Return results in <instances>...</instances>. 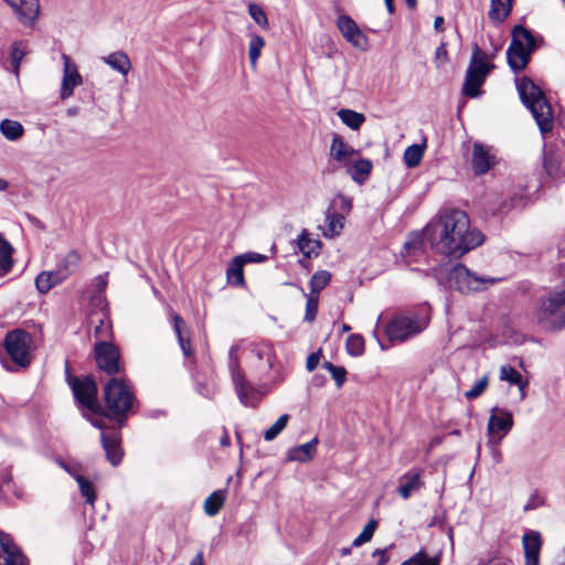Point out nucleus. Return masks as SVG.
<instances>
[{
    "mask_svg": "<svg viewBox=\"0 0 565 565\" xmlns=\"http://www.w3.org/2000/svg\"><path fill=\"white\" fill-rule=\"evenodd\" d=\"M248 13L256 24H258L260 28L265 30L268 29L269 24L267 14L260 6L256 3H250L248 6Z\"/></svg>",
    "mask_w": 565,
    "mask_h": 565,
    "instance_id": "nucleus-45",
    "label": "nucleus"
},
{
    "mask_svg": "<svg viewBox=\"0 0 565 565\" xmlns=\"http://www.w3.org/2000/svg\"><path fill=\"white\" fill-rule=\"evenodd\" d=\"M430 228L434 249L452 258L462 257L484 239L479 230L470 227L468 214L457 209L444 211Z\"/></svg>",
    "mask_w": 565,
    "mask_h": 565,
    "instance_id": "nucleus-1",
    "label": "nucleus"
},
{
    "mask_svg": "<svg viewBox=\"0 0 565 565\" xmlns=\"http://www.w3.org/2000/svg\"><path fill=\"white\" fill-rule=\"evenodd\" d=\"M318 438L315 437L310 441L292 447L287 451L289 461L307 462L311 460L317 452Z\"/></svg>",
    "mask_w": 565,
    "mask_h": 565,
    "instance_id": "nucleus-23",
    "label": "nucleus"
},
{
    "mask_svg": "<svg viewBox=\"0 0 565 565\" xmlns=\"http://www.w3.org/2000/svg\"><path fill=\"white\" fill-rule=\"evenodd\" d=\"M320 362V351L309 354L307 358L306 367L309 372L313 371Z\"/></svg>",
    "mask_w": 565,
    "mask_h": 565,
    "instance_id": "nucleus-59",
    "label": "nucleus"
},
{
    "mask_svg": "<svg viewBox=\"0 0 565 565\" xmlns=\"http://www.w3.org/2000/svg\"><path fill=\"white\" fill-rule=\"evenodd\" d=\"M198 392L206 398H212L216 393V386L213 382L198 383Z\"/></svg>",
    "mask_w": 565,
    "mask_h": 565,
    "instance_id": "nucleus-52",
    "label": "nucleus"
},
{
    "mask_svg": "<svg viewBox=\"0 0 565 565\" xmlns=\"http://www.w3.org/2000/svg\"><path fill=\"white\" fill-rule=\"evenodd\" d=\"M556 274L558 282L540 297L534 312L537 324L547 332L565 328V239L558 245Z\"/></svg>",
    "mask_w": 565,
    "mask_h": 565,
    "instance_id": "nucleus-2",
    "label": "nucleus"
},
{
    "mask_svg": "<svg viewBox=\"0 0 565 565\" xmlns=\"http://www.w3.org/2000/svg\"><path fill=\"white\" fill-rule=\"evenodd\" d=\"M376 526H377V521H375L374 519L370 520L369 523L362 530V532L354 539L352 545L358 547V546H361L362 544L371 541V539L373 537L374 532L376 530Z\"/></svg>",
    "mask_w": 565,
    "mask_h": 565,
    "instance_id": "nucleus-44",
    "label": "nucleus"
},
{
    "mask_svg": "<svg viewBox=\"0 0 565 565\" xmlns=\"http://www.w3.org/2000/svg\"><path fill=\"white\" fill-rule=\"evenodd\" d=\"M337 115L341 121L352 130H358L365 121V116L362 113L352 109H340Z\"/></svg>",
    "mask_w": 565,
    "mask_h": 565,
    "instance_id": "nucleus-34",
    "label": "nucleus"
},
{
    "mask_svg": "<svg viewBox=\"0 0 565 565\" xmlns=\"http://www.w3.org/2000/svg\"><path fill=\"white\" fill-rule=\"evenodd\" d=\"M63 281H65L64 277L56 269L42 271L35 277V286L41 294L49 292Z\"/></svg>",
    "mask_w": 565,
    "mask_h": 565,
    "instance_id": "nucleus-26",
    "label": "nucleus"
},
{
    "mask_svg": "<svg viewBox=\"0 0 565 565\" xmlns=\"http://www.w3.org/2000/svg\"><path fill=\"white\" fill-rule=\"evenodd\" d=\"M524 204H525L524 196L514 194L510 200V204H507L505 202L502 203L500 211L502 213H505L511 209H520V207L524 206Z\"/></svg>",
    "mask_w": 565,
    "mask_h": 565,
    "instance_id": "nucleus-50",
    "label": "nucleus"
},
{
    "mask_svg": "<svg viewBox=\"0 0 565 565\" xmlns=\"http://www.w3.org/2000/svg\"><path fill=\"white\" fill-rule=\"evenodd\" d=\"M525 565H539L542 547L541 534L536 531L526 532L522 537Z\"/></svg>",
    "mask_w": 565,
    "mask_h": 565,
    "instance_id": "nucleus-21",
    "label": "nucleus"
},
{
    "mask_svg": "<svg viewBox=\"0 0 565 565\" xmlns=\"http://www.w3.org/2000/svg\"><path fill=\"white\" fill-rule=\"evenodd\" d=\"M343 220L344 217L341 214L328 213L326 216L327 231L324 232V236L333 237L334 235L340 234L343 228Z\"/></svg>",
    "mask_w": 565,
    "mask_h": 565,
    "instance_id": "nucleus-40",
    "label": "nucleus"
},
{
    "mask_svg": "<svg viewBox=\"0 0 565 565\" xmlns=\"http://www.w3.org/2000/svg\"><path fill=\"white\" fill-rule=\"evenodd\" d=\"M30 334L23 329L9 331L3 340L6 353L18 367H26L30 362Z\"/></svg>",
    "mask_w": 565,
    "mask_h": 565,
    "instance_id": "nucleus-9",
    "label": "nucleus"
},
{
    "mask_svg": "<svg viewBox=\"0 0 565 565\" xmlns=\"http://www.w3.org/2000/svg\"><path fill=\"white\" fill-rule=\"evenodd\" d=\"M107 277L108 273H104L102 275H98L93 280V286L95 288L93 300L98 301V303L102 302V296L107 287Z\"/></svg>",
    "mask_w": 565,
    "mask_h": 565,
    "instance_id": "nucleus-47",
    "label": "nucleus"
},
{
    "mask_svg": "<svg viewBox=\"0 0 565 565\" xmlns=\"http://www.w3.org/2000/svg\"><path fill=\"white\" fill-rule=\"evenodd\" d=\"M331 274L328 270L316 271L310 279V294L319 296V292L330 282Z\"/></svg>",
    "mask_w": 565,
    "mask_h": 565,
    "instance_id": "nucleus-39",
    "label": "nucleus"
},
{
    "mask_svg": "<svg viewBox=\"0 0 565 565\" xmlns=\"http://www.w3.org/2000/svg\"><path fill=\"white\" fill-rule=\"evenodd\" d=\"M522 103L533 115L543 136L553 129L554 117L550 102L542 89L529 77H523L516 83Z\"/></svg>",
    "mask_w": 565,
    "mask_h": 565,
    "instance_id": "nucleus-4",
    "label": "nucleus"
},
{
    "mask_svg": "<svg viewBox=\"0 0 565 565\" xmlns=\"http://www.w3.org/2000/svg\"><path fill=\"white\" fill-rule=\"evenodd\" d=\"M94 358L97 367L107 375L116 377V375L124 373L125 369L120 362V352L114 343L106 340L95 343Z\"/></svg>",
    "mask_w": 565,
    "mask_h": 565,
    "instance_id": "nucleus-11",
    "label": "nucleus"
},
{
    "mask_svg": "<svg viewBox=\"0 0 565 565\" xmlns=\"http://www.w3.org/2000/svg\"><path fill=\"white\" fill-rule=\"evenodd\" d=\"M190 565H204L203 553L199 552L190 562Z\"/></svg>",
    "mask_w": 565,
    "mask_h": 565,
    "instance_id": "nucleus-62",
    "label": "nucleus"
},
{
    "mask_svg": "<svg viewBox=\"0 0 565 565\" xmlns=\"http://www.w3.org/2000/svg\"><path fill=\"white\" fill-rule=\"evenodd\" d=\"M103 419H116L121 427L136 403L135 395L124 377H111L104 386Z\"/></svg>",
    "mask_w": 565,
    "mask_h": 565,
    "instance_id": "nucleus-3",
    "label": "nucleus"
},
{
    "mask_svg": "<svg viewBox=\"0 0 565 565\" xmlns=\"http://www.w3.org/2000/svg\"><path fill=\"white\" fill-rule=\"evenodd\" d=\"M489 377L488 375H483L480 380H478L470 390L465 393V397L468 401L475 399L479 397L488 387Z\"/></svg>",
    "mask_w": 565,
    "mask_h": 565,
    "instance_id": "nucleus-46",
    "label": "nucleus"
},
{
    "mask_svg": "<svg viewBox=\"0 0 565 565\" xmlns=\"http://www.w3.org/2000/svg\"><path fill=\"white\" fill-rule=\"evenodd\" d=\"M440 559V555L429 557L426 551L420 548L416 554L404 561L401 565H439Z\"/></svg>",
    "mask_w": 565,
    "mask_h": 565,
    "instance_id": "nucleus-37",
    "label": "nucleus"
},
{
    "mask_svg": "<svg viewBox=\"0 0 565 565\" xmlns=\"http://www.w3.org/2000/svg\"><path fill=\"white\" fill-rule=\"evenodd\" d=\"M10 7L25 26H32L40 13L39 0H15Z\"/></svg>",
    "mask_w": 565,
    "mask_h": 565,
    "instance_id": "nucleus-20",
    "label": "nucleus"
},
{
    "mask_svg": "<svg viewBox=\"0 0 565 565\" xmlns=\"http://www.w3.org/2000/svg\"><path fill=\"white\" fill-rule=\"evenodd\" d=\"M0 131L8 140L14 141L22 137L24 129L19 121L3 119L0 122Z\"/></svg>",
    "mask_w": 565,
    "mask_h": 565,
    "instance_id": "nucleus-36",
    "label": "nucleus"
},
{
    "mask_svg": "<svg viewBox=\"0 0 565 565\" xmlns=\"http://www.w3.org/2000/svg\"><path fill=\"white\" fill-rule=\"evenodd\" d=\"M13 247L0 235V277L9 274L13 267Z\"/></svg>",
    "mask_w": 565,
    "mask_h": 565,
    "instance_id": "nucleus-30",
    "label": "nucleus"
},
{
    "mask_svg": "<svg viewBox=\"0 0 565 565\" xmlns=\"http://www.w3.org/2000/svg\"><path fill=\"white\" fill-rule=\"evenodd\" d=\"M232 379L233 383L235 385V390L237 394L243 395L244 393V385H246V381L244 380V375L239 370L233 369L232 371Z\"/></svg>",
    "mask_w": 565,
    "mask_h": 565,
    "instance_id": "nucleus-51",
    "label": "nucleus"
},
{
    "mask_svg": "<svg viewBox=\"0 0 565 565\" xmlns=\"http://www.w3.org/2000/svg\"><path fill=\"white\" fill-rule=\"evenodd\" d=\"M321 246V242L311 238L307 230L301 232L298 238V248L306 257H310L312 254L318 255Z\"/></svg>",
    "mask_w": 565,
    "mask_h": 565,
    "instance_id": "nucleus-32",
    "label": "nucleus"
},
{
    "mask_svg": "<svg viewBox=\"0 0 565 565\" xmlns=\"http://www.w3.org/2000/svg\"><path fill=\"white\" fill-rule=\"evenodd\" d=\"M493 68L494 65L488 62V54L478 44H475L462 86L463 95L470 98L478 97L480 87Z\"/></svg>",
    "mask_w": 565,
    "mask_h": 565,
    "instance_id": "nucleus-7",
    "label": "nucleus"
},
{
    "mask_svg": "<svg viewBox=\"0 0 565 565\" xmlns=\"http://www.w3.org/2000/svg\"><path fill=\"white\" fill-rule=\"evenodd\" d=\"M443 24H444V18L443 17H436L435 21H434V28L436 30H440Z\"/></svg>",
    "mask_w": 565,
    "mask_h": 565,
    "instance_id": "nucleus-64",
    "label": "nucleus"
},
{
    "mask_svg": "<svg viewBox=\"0 0 565 565\" xmlns=\"http://www.w3.org/2000/svg\"><path fill=\"white\" fill-rule=\"evenodd\" d=\"M90 424L100 429V441L106 452L108 461L113 466H118L122 459V451L120 448V431L118 428L107 430V425L103 418H88Z\"/></svg>",
    "mask_w": 565,
    "mask_h": 565,
    "instance_id": "nucleus-12",
    "label": "nucleus"
},
{
    "mask_svg": "<svg viewBox=\"0 0 565 565\" xmlns=\"http://www.w3.org/2000/svg\"><path fill=\"white\" fill-rule=\"evenodd\" d=\"M329 154L340 168L345 169V167L351 166L354 158L359 157V151L345 142L342 136L334 134Z\"/></svg>",
    "mask_w": 565,
    "mask_h": 565,
    "instance_id": "nucleus-15",
    "label": "nucleus"
},
{
    "mask_svg": "<svg viewBox=\"0 0 565 565\" xmlns=\"http://www.w3.org/2000/svg\"><path fill=\"white\" fill-rule=\"evenodd\" d=\"M243 266V262L238 258V256H235L226 271L227 280L230 284L234 286H244L245 279Z\"/></svg>",
    "mask_w": 565,
    "mask_h": 565,
    "instance_id": "nucleus-35",
    "label": "nucleus"
},
{
    "mask_svg": "<svg viewBox=\"0 0 565 565\" xmlns=\"http://www.w3.org/2000/svg\"><path fill=\"white\" fill-rule=\"evenodd\" d=\"M544 504V500L543 498L540 497V494L537 492H534L531 494V497L529 498L526 504L524 505L523 510L526 512V511H531V510H534L541 505Z\"/></svg>",
    "mask_w": 565,
    "mask_h": 565,
    "instance_id": "nucleus-54",
    "label": "nucleus"
},
{
    "mask_svg": "<svg viewBox=\"0 0 565 565\" xmlns=\"http://www.w3.org/2000/svg\"><path fill=\"white\" fill-rule=\"evenodd\" d=\"M225 499L226 490H216L212 492L204 501V512L206 515H216L224 505Z\"/></svg>",
    "mask_w": 565,
    "mask_h": 565,
    "instance_id": "nucleus-31",
    "label": "nucleus"
},
{
    "mask_svg": "<svg viewBox=\"0 0 565 565\" xmlns=\"http://www.w3.org/2000/svg\"><path fill=\"white\" fill-rule=\"evenodd\" d=\"M95 335L105 340L111 335V331L109 330V324L104 320L99 321V324L95 327Z\"/></svg>",
    "mask_w": 565,
    "mask_h": 565,
    "instance_id": "nucleus-57",
    "label": "nucleus"
},
{
    "mask_svg": "<svg viewBox=\"0 0 565 565\" xmlns=\"http://www.w3.org/2000/svg\"><path fill=\"white\" fill-rule=\"evenodd\" d=\"M423 470L413 468L405 472L399 478V486L397 488V493L404 499L407 500L412 497L413 493L419 491L425 487V482L422 479Z\"/></svg>",
    "mask_w": 565,
    "mask_h": 565,
    "instance_id": "nucleus-18",
    "label": "nucleus"
},
{
    "mask_svg": "<svg viewBox=\"0 0 565 565\" xmlns=\"http://www.w3.org/2000/svg\"><path fill=\"white\" fill-rule=\"evenodd\" d=\"M68 384L81 407L97 415L103 412V406L97 401V385L93 377H70Z\"/></svg>",
    "mask_w": 565,
    "mask_h": 565,
    "instance_id": "nucleus-10",
    "label": "nucleus"
},
{
    "mask_svg": "<svg viewBox=\"0 0 565 565\" xmlns=\"http://www.w3.org/2000/svg\"><path fill=\"white\" fill-rule=\"evenodd\" d=\"M172 320H173V330L178 337V340L183 339L184 337H183L182 329L185 327L184 320L178 313H174L172 316Z\"/></svg>",
    "mask_w": 565,
    "mask_h": 565,
    "instance_id": "nucleus-56",
    "label": "nucleus"
},
{
    "mask_svg": "<svg viewBox=\"0 0 565 565\" xmlns=\"http://www.w3.org/2000/svg\"><path fill=\"white\" fill-rule=\"evenodd\" d=\"M514 0H491L488 11L489 19L497 23H503L512 12Z\"/></svg>",
    "mask_w": 565,
    "mask_h": 565,
    "instance_id": "nucleus-24",
    "label": "nucleus"
},
{
    "mask_svg": "<svg viewBox=\"0 0 565 565\" xmlns=\"http://www.w3.org/2000/svg\"><path fill=\"white\" fill-rule=\"evenodd\" d=\"M64 469L74 477L76 480L81 494L86 499V502L89 504H94L96 500V492L93 487V484L82 475L74 472L71 468L67 466H63Z\"/></svg>",
    "mask_w": 565,
    "mask_h": 565,
    "instance_id": "nucleus-33",
    "label": "nucleus"
},
{
    "mask_svg": "<svg viewBox=\"0 0 565 565\" xmlns=\"http://www.w3.org/2000/svg\"><path fill=\"white\" fill-rule=\"evenodd\" d=\"M238 258L243 262V264L246 263H264L267 260V256L264 254L255 253V252H248L242 255H238Z\"/></svg>",
    "mask_w": 565,
    "mask_h": 565,
    "instance_id": "nucleus-49",
    "label": "nucleus"
},
{
    "mask_svg": "<svg viewBox=\"0 0 565 565\" xmlns=\"http://www.w3.org/2000/svg\"><path fill=\"white\" fill-rule=\"evenodd\" d=\"M290 416L288 414H284L279 416V418L264 431V439L266 441L274 440L287 426Z\"/></svg>",
    "mask_w": 565,
    "mask_h": 565,
    "instance_id": "nucleus-42",
    "label": "nucleus"
},
{
    "mask_svg": "<svg viewBox=\"0 0 565 565\" xmlns=\"http://www.w3.org/2000/svg\"><path fill=\"white\" fill-rule=\"evenodd\" d=\"M0 565H28L26 557L8 534L0 537Z\"/></svg>",
    "mask_w": 565,
    "mask_h": 565,
    "instance_id": "nucleus-17",
    "label": "nucleus"
},
{
    "mask_svg": "<svg viewBox=\"0 0 565 565\" xmlns=\"http://www.w3.org/2000/svg\"><path fill=\"white\" fill-rule=\"evenodd\" d=\"M562 158L553 147H545L543 150V168L551 178H556L561 172Z\"/></svg>",
    "mask_w": 565,
    "mask_h": 565,
    "instance_id": "nucleus-27",
    "label": "nucleus"
},
{
    "mask_svg": "<svg viewBox=\"0 0 565 565\" xmlns=\"http://www.w3.org/2000/svg\"><path fill=\"white\" fill-rule=\"evenodd\" d=\"M512 40L507 51V60L513 72H520L530 62V55L536 47L532 32L522 25H515L511 32Z\"/></svg>",
    "mask_w": 565,
    "mask_h": 565,
    "instance_id": "nucleus-5",
    "label": "nucleus"
},
{
    "mask_svg": "<svg viewBox=\"0 0 565 565\" xmlns=\"http://www.w3.org/2000/svg\"><path fill=\"white\" fill-rule=\"evenodd\" d=\"M436 62L438 63L437 66L439 67L440 64H444L448 61V53L446 49V43L443 42L436 50L435 53Z\"/></svg>",
    "mask_w": 565,
    "mask_h": 565,
    "instance_id": "nucleus-58",
    "label": "nucleus"
},
{
    "mask_svg": "<svg viewBox=\"0 0 565 565\" xmlns=\"http://www.w3.org/2000/svg\"><path fill=\"white\" fill-rule=\"evenodd\" d=\"M81 263V256L76 250H70L56 265V270L66 280L72 274L76 271Z\"/></svg>",
    "mask_w": 565,
    "mask_h": 565,
    "instance_id": "nucleus-28",
    "label": "nucleus"
},
{
    "mask_svg": "<svg viewBox=\"0 0 565 565\" xmlns=\"http://www.w3.org/2000/svg\"><path fill=\"white\" fill-rule=\"evenodd\" d=\"M265 46V40L258 34H254L250 38L248 45V56L253 67L256 66L257 60L260 56L262 50Z\"/></svg>",
    "mask_w": 565,
    "mask_h": 565,
    "instance_id": "nucleus-41",
    "label": "nucleus"
},
{
    "mask_svg": "<svg viewBox=\"0 0 565 565\" xmlns=\"http://www.w3.org/2000/svg\"><path fill=\"white\" fill-rule=\"evenodd\" d=\"M319 296L310 294L306 303L305 320L311 322L316 319L318 312Z\"/></svg>",
    "mask_w": 565,
    "mask_h": 565,
    "instance_id": "nucleus-48",
    "label": "nucleus"
},
{
    "mask_svg": "<svg viewBox=\"0 0 565 565\" xmlns=\"http://www.w3.org/2000/svg\"><path fill=\"white\" fill-rule=\"evenodd\" d=\"M513 427L512 413L504 408L494 407L488 422V434L491 436L499 435L501 440Z\"/></svg>",
    "mask_w": 565,
    "mask_h": 565,
    "instance_id": "nucleus-16",
    "label": "nucleus"
},
{
    "mask_svg": "<svg viewBox=\"0 0 565 565\" xmlns=\"http://www.w3.org/2000/svg\"><path fill=\"white\" fill-rule=\"evenodd\" d=\"M330 373L335 381L337 386L341 387L347 379V370L343 366L335 365Z\"/></svg>",
    "mask_w": 565,
    "mask_h": 565,
    "instance_id": "nucleus-53",
    "label": "nucleus"
},
{
    "mask_svg": "<svg viewBox=\"0 0 565 565\" xmlns=\"http://www.w3.org/2000/svg\"><path fill=\"white\" fill-rule=\"evenodd\" d=\"M179 341V344L183 351V354L185 356H190L192 354V349H191V343H190V340L189 339H180L178 340Z\"/></svg>",
    "mask_w": 565,
    "mask_h": 565,
    "instance_id": "nucleus-61",
    "label": "nucleus"
},
{
    "mask_svg": "<svg viewBox=\"0 0 565 565\" xmlns=\"http://www.w3.org/2000/svg\"><path fill=\"white\" fill-rule=\"evenodd\" d=\"M372 161L359 157L352 160L351 166L345 167V172L350 174L352 180L359 184H363L372 172Z\"/></svg>",
    "mask_w": 565,
    "mask_h": 565,
    "instance_id": "nucleus-22",
    "label": "nucleus"
},
{
    "mask_svg": "<svg viewBox=\"0 0 565 565\" xmlns=\"http://www.w3.org/2000/svg\"><path fill=\"white\" fill-rule=\"evenodd\" d=\"M23 56H24V51L22 49H20L19 43H14L12 46V51H11V58H12V64L15 70L19 68L20 62L23 58Z\"/></svg>",
    "mask_w": 565,
    "mask_h": 565,
    "instance_id": "nucleus-55",
    "label": "nucleus"
},
{
    "mask_svg": "<svg viewBox=\"0 0 565 565\" xmlns=\"http://www.w3.org/2000/svg\"><path fill=\"white\" fill-rule=\"evenodd\" d=\"M63 77L60 89V97L62 100H66L74 94V88L83 84V77L79 74L76 64L72 61V58L63 54Z\"/></svg>",
    "mask_w": 565,
    "mask_h": 565,
    "instance_id": "nucleus-14",
    "label": "nucleus"
},
{
    "mask_svg": "<svg viewBox=\"0 0 565 565\" xmlns=\"http://www.w3.org/2000/svg\"><path fill=\"white\" fill-rule=\"evenodd\" d=\"M11 472L9 470H3V471H0V483L3 482V483H8L11 481Z\"/></svg>",
    "mask_w": 565,
    "mask_h": 565,
    "instance_id": "nucleus-63",
    "label": "nucleus"
},
{
    "mask_svg": "<svg viewBox=\"0 0 565 565\" xmlns=\"http://www.w3.org/2000/svg\"><path fill=\"white\" fill-rule=\"evenodd\" d=\"M424 156V146L420 145H411L404 151V162L408 168L417 167Z\"/></svg>",
    "mask_w": 565,
    "mask_h": 565,
    "instance_id": "nucleus-38",
    "label": "nucleus"
},
{
    "mask_svg": "<svg viewBox=\"0 0 565 565\" xmlns=\"http://www.w3.org/2000/svg\"><path fill=\"white\" fill-rule=\"evenodd\" d=\"M347 351L352 356H360L364 353V339L360 334H351L347 339Z\"/></svg>",
    "mask_w": 565,
    "mask_h": 565,
    "instance_id": "nucleus-43",
    "label": "nucleus"
},
{
    "mask_svg": "<svg viewBox=\"0 0 565 565\" xmlns=\"http://www.w3.org/2000/svg\"><path fill=\"white\" fill-rule=\"evenodd\" d=\"M501 277L479 275L463 264H457L448 271V284L461 294L479 292L487 290L489 286L501 281Z\"/></svg>",
    "mask_w": 565,
    "mask_h": 565,
    "instance_id": "nucleus-6",
    "label": "nucleus"
},
{
    "mask_svg": "<svg viewBox=\"0 0 565 565\" xmlns=\"http://www.w3.org/2000/svg\"><path fill=\"white\" fill-rule=\"evenodd\" d=\"M103 62L111 70L126 76L131 70V62L129 56L124 51L113 52L102 57Z\"/></svg>",
    "mask_w": 565,
    "mask_h": 565,
    "instance_id": "nucleus-25",
    "label": "nucleus"
},
{
    "mask_svg": "<svg viewBox=\"0 0 565 565\" xmlns=\"http://www.w3.org/2000/svg\"><path fill=\"white\" fill-rule=\"evenodd\" d=\"M428 324V319L416 312L397 313L385 327V333L392 342H404L420 333Z\"/></svg>",
    "mask_w": 565,
    "mask_h": 565,
    "instance_id": "nucleus-8",
    "label": "nucleus"
},
{
    "mask_svg": "<svg viewBox=\"0 0 565 565\" xmlns=\"http://www.w3.org/2000/svg\"><path fill=\"white\" fill-rule=\"evenodd\" d=\"M495 164V156L490 152V148L482 143L473 145L471 167L475 174H484Z\"/></svg>",
    "mask_w": 565,
    "mask_h": 565,
    "instance_id": "nucleus-19",
    "label": "nucleus"
},
{
    "mask_svg": "<svg viewBox=\"0 0 565 565\" xmlns=\"http://www.w3.org/2000/svg\"><path fill=\"white\" fill-rule=\"evenodd\" d=\"M243 393H244L243 395L237 394L241 403L244 404L245 406H250L252 405L250 395L253 394V388L249 386L248 383H246V385H244Z\"/></svg>",
    "mask_w": 565,
    "mask_h": 565,
    "instance_id": "nucleus-60",
    "label": "nucleus"
},
{
    "mask_svg": "<svg viewBox=\"0 0 565 565\" xmlns=\"http://www.w3.org/2000/svg\"><path fill=\"white\" fill-rule=\"evenodd\" d=\"M500 380L516 385L521 392V397L525 396V388L527 381H524L522 375L511 365H502L500 367Z\"/></svg>",
    "mask_w": 565,
    "mask_h": 565,
    "instance_id": "nucleus-29",
    "label": "nucleus"
},
{
    "mask_svg": "<svg viewBox=\"0 0 565 565\" xmlns=\"http://www.w3.org/2000/svg\"><path fill=\"white\" fill-rule=\"evenodd\" d=\"M337 26L342 36L354 47L365 50L367 36L361 31L356 22L348 14H341L337 19Z\"/></svg>",
    "mask_w": 565,
    "mask_h": 565,
    "instance_id": "nucleus-13",
    "label": "nucleus"
}]
</instances>
